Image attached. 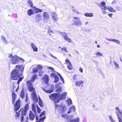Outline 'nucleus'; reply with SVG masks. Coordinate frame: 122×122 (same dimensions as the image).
<instances>
[{"label": "nucleus", "instance_id": "obj_1", "mask_svg": "<svg viewBox=\"0 0 122 122\" xmlns=\"http://www.w3.org/2000/svg\"><path fill=\"white\" fill-rule=\"evenodd\" d=\"M38 74H34L32 76L30 80H29L26 81L27 87L28 90L30 92H33L31 95L32 97L33 100L35 102H37L38 101L37 96L35 92V90L34 87L32 82H33L37 78Z\"/></svg>", "mask_w": 122, "mask_h": 122}, {"label": "nucleus", "instance_id": "obj_2", "mask_svg": "<svg viewBox=\"0 0 122 122\" xmlns=\"http://www.w3.org/2000/svg\"><path fill=\"white\" fill-rule=\"evenodd\" d=\"M11 72V78L13 80H17L19 76H22L24 71V66L21 65H17Z\"/></svg>", "mask_w": 122, "mask_h": 122}, {"label": "nucleus", "instance_id": "obj_3", "mask_svg": "<svg viewBox=\"0 0 122 122\" xmlns=\"http://www.w3.org/2000/svg\"><path fill=\"white\" fill-rule=\"evenodd\" d=\"M9 59H10V62L12 64H15L18 63V61L22 60L23 62H24V60L22 58L18 57L17 55H15L13 56L11 54H9L8 56Z\"/></svg>", "mask_w": 122, "mask_h": 122}, {"label": "nucleus", "instance_id": "obj_4", "mask_svg": "<svg viewBox=\"0 0 122 122\" xmlns=\"http://www.w3.org/2000/svg\"><path fill=\"white\" fill-rule=\"evenodd\" d=\"M29 105L28 104H26L24 107V109H23L21 112V122H30L29 121V119L28 116L26 117V119H24V116L26 114L27 111L29 108Z\"/></svg>", "mask_w": 122, "mask_h": 122}, {"label": "nucleus", "instance_id": "obj_5", "mask_svg": "<svg viewBox=\"0 0 122 122\" xmlns=\"http://www.w3.org/2000/svg\"><path fill=\"white\" fill-rule=\"evenodd\" d=\"M14 105L15 107L14 110L16 111L15 112V118L17 119L20 117V111L21 110L20 109L18 112H16L20 109V102L19 99H18L16 101Z\"/></svg>", "mask_w": 122, "mask_h": 122}, {"label": "nucleus", "instance_id": "obj_6", "mask_svg": "<svg viewBox=\"0 0 122 122\" xmlns=\"http://www.w3.org/2000/svg\"><path fill=\"white\" fill-rule=\"evenodd\" d=\"M59 94L57 93H54L51 94L49 96L50 98L54 101L55 104L57 103L60 102L59 99H57Z\"/></svg>", "mask_w": 122, "mask_h": 122}, {"label": "nucleus", "instance_id": "obj_7", "mask_svg": "<svg viewBox=\"0 0 122 122\" xmlns=\"http://www.w3.org/2000/svg\"><path fill=\"white\" fill-rule=\"evenodd\" d=\"M72 21L74 23L73 24L77 26H80L82 25L81 19L79 18L74 17L73 18Z\"/></svg>", "mask_w": 122, "mask_h": 122}, {"label": "nucleus", "instance_id": "obj_8", "mask_svg": "<svg viewBox=\"0 0 122 122\" xmlns=\"http://www.w3.org/2000/svg\"><path fill=\"white\" fill-rule=\"evenodd\" d=\"M48 86L47 85L46 86H45L44 88L42 87V88L43 90L46 93H50L53 91L54 87L53 86H51L49 90H46V89H47L48 88Z\"/></svg>", "mask_w": 122, "mask_h": 122}, {"label": "nucleus", "instance_id": "obj_9", "mask_svg": "<svg viewBox=\"0 0 122 122\" xmlns=\"http://www.w3.org/2000/svg\"><path fill=\"white\" fill-rule=\"evenodd\" d=\"M42 68V66L41 65L39 64L36 67H34L33 69L32 73H37L39 70H41Z\"/></svg>", "mask_w": 122, "mask_h": 122}, {"label": "nucleus", "instance_id": "obj_10", "mask_svg": "<svg viewBox=\"0 0 122 122\" xmlns=\"http://www.w3.org/2000/svg\"><path fill=\"white\" fill-rule=\"evenodd\" d=\"M41 79L43 82L47 84L49 82V76L45 74L44 75L43 77L41 78Z\"/></svg>", "mask_w": 122, "mask_h": 122}, {"label": "nucleus", "instance_id": "obj_11", "mask_svg": "<svg viewBox=\"0 0 122 122\" xmlns=\"http://www.w3.org/2000/svg\"><path fill=\"white\" fill-rule=\"evenodd\" d=\"M66 109V107L62 105H61L60 108L58 109V110L59 113L61 114L65 112Z\"/></svg>", "mask_w": 122, "mask_h": 122}, {"label": "nucleus", "instance_id": "obj_12", "mask_svg": "<svg viewBox=\"0 0 122 122\" xmlns=\"http://www.w3.org/2000/svg\"><path fill=\"white\" fill-rule=\"evenodd\" d=\"M62 36L64 39L68 42L70 43L71 42V39L68 37V35L66 33L64 32L62 35Z\"/></svg>", "mask_w": 122, "mask_h": 122}, {"label": "nucleus", "instance_id": "obj_13", "mask_svg": "<svg viewBox=\"0 0 122 122\" xmlns=\"http://www.w3.org/2000/svg\"><path fill=\"white\" fill-rule=\"evenodd\" d=\"M100 7L102 10H106L107 9V7L106 5V3L104 1H102L101 2Z\"/></svg>", "mask_w": 122, "mask_h": 122}, {"label": "nucleus", "instance_id": "obj_14", "mask_svg": "<svg viewBox=\"0 0 122 122\" xmlns=\"http://www.w3.org/2000/svg\"><path fill=\"white\" fill-rule=\"evenodd\" d=\"M50 76L51 77H54L55 80L54 82V83H56L58 81L59 79V78L57 76L55 73H52L50 74Z\"/></svg>", "mask_w": 122, "mask_h": 122}, {"label": "nucleus", "instance_id": "obj_15", "mask_svg": "<svg viewBox=\"0 0 122 122\" xmlns=\"http://www.w3.org/2000/svg\"><path fill=\"white\" fill-rule=\"evenodd\" d=\"M120 110H119V111H117V116L118 117L119 122H122V119H121L122 118V112H120Z\"/></svg>", "mask_w": 122, "mask_h": 122}, {"label": "nucleus", "instance_id": "obj_16", "mask_svg": "<svg viewBox=\"0 0 122 122\" xmlns=\"http://www.w3.org/2000/svg\"><path fill=\"white\" fill-rule=\"evenodd\" d=\"M29 118L30 120L31 121H32L34 119L35 117V115L31 111H30L29 114Z\"/></svg>", "mask_w": 122, "mask_h": 122}, {"label": "nucleus", "instance_id": "obj_17", "mask_svg": "<svg viewBox=\"0 0 122 122\" xmlns=\"http://www.w3.org/2000/svg\"><path fill=\"white\" fill-rule=\"evenodd\" d=\"M45 116H44L43 117H40L39 119L38 116H36V121L35 122H43L44 121Z\"/></svg>", "mask_w": 122, "mask_h": 122}, {"label": "nucleus", "instance_id": "obj_18", "mask_svg": "<svg viewBox=\"0 0 122 122\" xmlns=\"http://www.w3.org/2000/svg\"><path fill=\"white\" fill-rule=\"evenodd\" d=\"M84 81L83 80H78L76 81L75 82V85L76 86H78L79 87L81 86V85L84 84Z\"/></svg>", "mask_w": 122, "mask_h": 122}, {"label": "nucleus", "instance_id": "obj_19", "mask_svg": "<svg viewBox=\"0 0 122 122\" xmlns=\"http://www.w3.org/2000/svg\"><path fill=\"white\" fill-rule=\"evenodd\" d=\"M43 18L45 20H47L49 18V15L47 12H44L43 14Z\"/></svg>", "mask_w": 122, "mask_h": 122}, {"label": "nucleus", "instance_id": "obj_20", "mask_svg": "<svg viewBox=\"0 0 122 122\" xmlns=\"http://www.w3.org/2000/svg\"><path fill=\"white\" fill-rule=\"evenodd\" d=\"M12 102L14 103L16 100V98L17 97V95L15 94V92H14L12 93Z\"/></svg>", "mask_w": 122, "mask_h": 122}, {"label": "nucleus", "instance_id": "obj_21", "mask_svg": "<svg viewBox=\"0 0 122 122\" xmlns=\"http://www.w3.org/2000/svg\"><path fill=\"white\" fill-rule=\"evenodd\" d=\"M67 94V93L66 92L62 93L60 96L59 100H60L65 99Z\"/></svg>", "mask_w": 122, "mask_h": 122}, {"label": "nucleus", "instance_id": "obj_22", "mask_svg": "<svg viewBox=\"0 0 122 122\" xmlns=\"http://www.w3.org/2000/svg\"><path fill=\"white\" fill-rule=\"evenodd\" d=\"M31 47L33 49V51L35 52H37L38 48L36 47L35 45L33 43H31Z\"/></svg>", "mask_w": 122, "mask_h": 122}, {"label": "nucleus", "instance_id": "obj_23", "mask_svg": "<svg viewBox=\"0 0 122 122\" xmlns=\"http://www.w3.org/2000/svg\"><path fill=\"white\" fill-rule=\"evenodd\" d=\"M52 19L55 21L58 20V18L57 17L56 14L55 12H54L52 14Z\"/></svg>", "mask_w": 122, "mask_h": 122}, {"label": "nucleus", "instance_id": "obj_24", "mask_svg": "<svg viewBox=\"0 0 122 122\" xmlns=\"http://www.w3.org/2000/svg\"><path fill=\"white\" fill-rule=\"evenodd\" d=\"M42 19V16L40 14H38L36 15V20L37 22H39Z\"/></svg>", "mask_w": 122, "mask_h": 122}, {"label": "nucleus", "instance_id": "obj_25", "mask_svg": "<svg viewBox=\"0 0 122 122\" xmlns=\"http://www.w3.org/2000/svg\"><path fill=\"white\" fill-rule=\"evenodd\" d=\"M69 120V122L68 121L67 122H79V121L80 120L79 118L77 117L72 120L70 119Z\"/></svg>", "mask_w": 122, "mask_h": 122}, {"label": "nucleus", "instance_id": "obj_26", "mask_svg": "<svg viewBox=\"0 0 122 122\" xmlns=\"http://www.w3.org/2000/svg\"><path fill=\"white\" fill-rule=\"evenodd\" d=\"M27 13L28 15L30 16L33 14V11L32 9H29L27 11Z\"/></svg>", "mask_w": 122, "mask_h": 122}, {"label": "nucleus", "instance_id": "obj_27", "mask_svg": "<svg viewBox=\"0 0 122 122\" xmlns=\"http://www.w3.org/2000/svg\"><path fill=\"white\" fill-rule=\"evenodd\" d=\"M84 15L86 17H92L93 16V14L92 13H86L84 14Z\"/></svg>", "mask_w": 122, "mask_h": 122}, {"label": "nucleus", "instance_id": "obj_28", "mask_svg": "<svg viewBox=\"0 0 122 122\" xmlns=\"http://www.w3.org/2000/svg\"><path fill=\"white\" fill-rule=\"evenodd\" d=\"M107 9L110 12H116V10L115 9H114L112 7H110L107 8Z\"/></svg>", "mask_w": 122, "mask_h": 122}, {"label": "nucleus", "instance_id": "obj_29", "mask_svg": "<svg viewBox=\"0 0 122 122\" xmlns=\"http://www.w3.org/2000/svg\"><path fill=\"white\" fill-rule=\"evenodd\" d=\"M25 94L24 91L23 90H22L20 94V96L22 99H23L24 98L25 96Z\"/></svg>", "mask_w": 122, "mask_h": 122}, {"label": "nucleus", "instance_id": "obj_30", "mask_svg": "<svg viewBox=\"0 0 122 122\" xmlns=\"http://www.w3.org/2000/svg\"><path fill=\"white\" fill-rule=\"evenodd\" d=\"M38 104L41 107H43V102L41 99L39 100Z\"/></svg>", "mask_w": 122, "mask_h": 122}, {"label": "nucleus", "instance_id": "obj_31", "mask_svg": "<svg viewBox=\"0 0 122 122\" xmlns=\"http://www.w3.org/2000/svg\"><path fill=\"white\" fill-rule=\"evenodd\" d=\"M67 67L68 69L70 70H72L73 68V67L72 66L71 63L67 65Z\"/></svg>", "mask_w": 122, "mask_h": 122}, {"label": "nucleus", "instance_id": "obj_32", "mask_svg": "<svg viewBox=\"0 0 122 122\" xmlns=\"http://www.w3.org/2000/svg\"><path fill=\"white\" fill-rule=\"evenodd\" d=\"M56 73L59 76L60 78V79L62 81V82L63 83H64V79L62 77V76H61V75L60 74H59L58 73V72H56Z\"/></svg>", "mask_w": 122, "mask_h": 122}, {"label": "nucleus", "instance_id": "obj_33", "mask_svg": "<svg viewBox=\"0 0 122 122\" xmlns=\"http://www.w3.org/2000/svg\"><path fill=\"white\" fill-rule=\"evenodd\" d=\"M28 2L31 7H32L33 6L32 2L31 0H28Z\"/></svg>", "mask_w": 122, "mask_h": 122}, {"label": "nucleus", "instance_id": "obj_34", "mask_svg": "<svg viewBox=\"0 0 122 122\" xmlns=\"http://www.w3.org/2000/svg\"><path fill=\"white\" fill-rule=\"evenodd\" d=\"M32 109L33 111L34 112H36V108L35 107V105L33 104L32 105Z\"/></svg>", "mask_w": 122, "mask_h": 122}, {"label": "nucleus", "instance_id": "obj_35", "mask_svg": "<svg viewBox=\"0 0 122 122\" xmlns=\"http://www.w3.org/2000/svg\"><path fill=\"white\" fill-rule=\"evenodd\" d=\"M35 12L36 13L39 12H41L42 11V10L36 8L35 9Z\"/></svg>", "mask_w": 122, "mask_h": 122}, {"label": "nucleus", "instance_id": "obj_36", "mask_svg": "<svg viewBox=\"0 0 122 122\" xmlns=\"http://www.w3.org/2000/svg\"><path fill=\"white\" fill-rule=\"evenodd\" d=\"M47 32L49 34L50 36H51V33L52 34L53 33V32L51 30L49 29H48Z\"/></svg>", "mask_w": 122, "mask_h": 122}, {"label": "nucleus", "instance_id": "obj_37", "mask_svg": "<svg viewBox=\"0 0 122 122\" xmlns=\"http://www.w3.org/2000/svg\"><path fill=\"white\" fill-rule=\"evenodd\" d=\"M36 107H37V112L38 113H40L41 112V110L37 105H36Z\"/></svg>", "mask_w": 122, "mask_h": 122}, {"label": "nucleus", "instance_id": "obj_38", "mask_svg": "<svg viewBox=\"0 0 122 122\" xmlns=\"http://www.w3.org/2000/svg\"><path fill=\"white\" fill-rule=\"evenodd\" d=\"M65 62L66 64L67 65L71 64V63L70 61L68 59H66L65 61Z\"/></svg>", "mask_w": 122, "mask_h": 122}, {"label": "nucleus", "instance_id": "obj_39", "mask_svg": "<svg viewBox=\"0 0 122 122\" xmlns=\"http://www.w3.org/2000/svg\"><path fill=\"white\" fill-rule=\"evenodd\" d=\"M45 112L43 111L39 115V117H42V116H44L45 114Z\"/></svg>", "mask_w": 122, "mask_h": 122}, {"label": "nucleus", "instance_id": "obj_40", "mask_svg": "<svg viewBox=\"0 0 122 122\" xmlns=\"http://www.w3.org/2000/svg\"><path fill=\"white\" fill-rule=\"evenodd\" d=\"M96 56H102V54L101 52L98 51L96 53Z\"/></svg>", "mask_w": 122, "mask_h": 122}, {"label": "nucleus", "instance_id": "obj_41", "mask_svg": "<svg viewBox=\"0 0 122 122\" xmlns=\"http://www.w3.org/2000/svg\"><path fill=\"white\" fill-rule=\"evenodd\" d=\"M1 39L2 41H3L4 42H6V44H7L8 43L7 41L6 40L4 36H2L1 37Z\"/></svg>", "mask_w": 122, "mask_h": 122}, {"label": "nucleus", "instance_id": "obj_42", "mask_svg": "<svg viewBox=\"0 0 122 122\" xmlns=\"http://www.w3.org/2000/svg\"><path fill=\"white\" fill-rule=\"evenodd\" d=\"M60 105H58L57 104H55V109H56L58 108V109L59 108H60Z\"/></svg>", "mask_w": 122, "mask_h": 122}, {"label": "nucleus", "instance_id": "obj_43", "mask_svg": "<svg viewBox=\"0 0 122 122\" xmlns=\"http://www.w3.org/2000/svg\"><path fill=\"white\" fill-rule=\"evenodd\" d=\"M113 41V42L117 43L118 44H119L120 43V42L118 40L114 39Z\"/></svg>", "mask_w": 122, "mask_h": 122}, {"label": "nucleus", "instance_id": "obj_44", "mask_svg": "<svg viewBox=\"0 0 122 122\" xmlns=\"http://www.w3.org/2000/svg\"><path fill=\"white\" fill-rule=\"evenodd\" d=\"M113 63L116 67H118L119 65L115 61H114Z\"/></svg>", "mask_w": 122, "mask_h": 122}, {"label": "nucleus", "instance_id": "obj_45", "mask_svg": "<svg viewBox=\"0 0 122 122\" xmlns=\"http://www.w3.org/2000/svg\"><path fill=\"white\" fill-rule=\"evenodd\" d=\"M62 90V89L61 87H60V88H58L57 89L56 91V92H61Z\"/></svg>", "mask_w": 122, "mask_h": 122}, {"label": "nucleus", "instance_id": "obj_46", "mask_svg": "<svg viewBox=\"0 0 122 122\" xmlns=\"http://www.w3.org/2000/svg\"><path fill=\"white\" fill-rule=\"evenodd\" d=\"M67 102L68 104L69 105H70L72 103V101L71 99H68L67 100Z\"/></svg>", "mask_w": 122, "mask_h": 122}, {"label": "nucleus", "instance_id": "obj_47", "mask_svg": "<svg viewBox=\"0 0 122 122\" xmlns=\"http://www.w3.org/2000/svg\"><path fill=\"white\" fill-rule=\"evenodd\" d=\"M48 68L51 70V72L53 71H54V69L51 67H48Z\"/></svg>", "mask_w": 122, "mask_h": 122}, {"label": "nucleus", "instance_id": "obj_48", "mask_svg": "<svg viewBox=\"0 0 122 122\" xmlns=\"http://www.w3.org/2000/svg\"><path fill=\"white\" fill-rule=\"evenodd\" d=\"M61 50L63 51H65L66 52H67L68 51L66 50V47H63L61 48Z\"/></svg>", "mask_w": 122, "mask_h": 122}, {"label": "nucleus", "instance_id": "obj_49", "mask_svg": "<svg viewBox=\"0 0 122 122\" xmlns=\"http://www.w3.org/2000/svg\"><path fill=\"white\" fill-rule=\"evenodd\" d=\"M23 78L24 76L20 77H19V79L18 80L20 82L22 81V80H23Z\"/></svg>", "mask_w": 122, "mask_h": 122}, {"label": "nucleus", "instance_id": "obj_50", "mask_svg": "<svg viewBox=\"0 0 122 122\" xmlns=\"http://www.w3.org/2000/svg\"><path fill=\"white\" fill-rule=\"evenodd\" d=\"M70 110H73V111H75V108L74 107H72L69 109Z\"/></svg>", "mask_w": 122, "mask_h": 122}, {"label": "nucleus", "instance_id": "obj_51", "mask_svg": "<svg viewBox=\"0 0 122 122\" xmlns=\"http://www.w3.org/2000/svg\"><path fill=\"white\" fill-rule=\"evenodd\" d=\"M62 117H64L65 118H66L67 117V115L65 114H63L62 115Z\"/></svg>", "mask_w": 122, "mask_h": 122}, {"label": "nucleus", "instance_id": "obj_52", "mask_svg": "<svg viewBox=\"0 0 122 122\" xmlns=\"http://www.w3.org/2000/svg\"><path fill=\"white\" fill-rule=\"evenodd\" d=\"M50 55L51 57H52V58H54L55 59H57V58L55 57V56H54L52 54H50Z\"/></svg>", "mask_w": 122, "mask_h": 122}, {"label": "nucleus", "instance_id": "obj_53", "mask_svg": "<svg viewBox=\"0 0 122 122\" xmlns=\"http://www.w3.org/2000/svg\"><path fill=\"white\" fill-rule=\"evenodd\" d=\"M79 71L81 72H82L83 71L82 69L81 68H80L79 69Z\"/></svg>", "mask_w": 122, "mask_h": 122}, {"label": "nucleus", "instance_id": "obj_54", "mask_svg": "<svg viewBox=\"0 0 122 122\" xmlns=\"http://www.w3.org/2000/svg\"><path fill=\"white\" fill-rule=\"evenodd\" d=\"M107 40L108 41H113L114 39H107Z\"/></svg>", "mask_w": 122, "mask_h": 122}, {"label": "nucleus", "instance_id": "obj_55", "mask_svg": "<svg viewBox=\"0 0 122 122\" xmlns=\"http://www.w3.org/2000/svg\"><path fill=\"white\" fill-rule=\"evenodd\" d=\"M112 14H108V15L110 17H111L112 15Z\"/></svg>", "mask_w": 122, "mask_h": 122}, {"label": "nucleus", "instance_id": "obj_56", "mask_svg": "<svg viewBox=\"0 0 122 122\" xmlns=\"http://www.w3.org/2000/svg\"><path fill=\"white\" fill-rule=\"evenodd\" d=\"M76 75H74V76L73 77V80H75L76 79Z\"/></svg>", "mask_w": 122, "mask_h": 122}, {"label": "nucleus", "instance_id": "obj_57", "mask_svg": "<svg viewBox=\"0 0 122 122\" xmlns=\"http://www.w3.org/2000/svg\"><path fill=\"white\" fill-rule=\"evenodd\" d=\"M102 13L104 15H105V14H106L107 13L105 11H102Z\"/></svg>", "mask_w": 122, "mask_h": 122}, {"label": "nucleus", "instance_id": "obj_58", "mask_svg": "<svg viewBox=\"0 0 122 122\" xmlns=\"http://www.w3.org/2000/svg\"><path fill=\"white\" fill-rule=\"evenodd\" d=\"M19 86H18L17 88L15 90L16 92L17 91L19 90Z\"/></svg>", "mask_w": 122, "mask_h": 122}, {"label": "nucleus", "instance_id": "obj_59", "mask_svg": "<svg viewBox=\"0 0 122 122\" xmlns=\"http://www.w3.org/2000/svg\"><path fill=\"white\" fill-rule=\"evenodd\" d=\"M76 13L78 14H80V12L77 11H76Z\"/></svg>", "mask_w": 122, "mask_h": 122}, {"label": "nucleus", "instance_id": "obj_60", "mask_svg": "<svg viewBox=\"0 0 122 122\" xmlns=\"http://www.w3.org/2000/svg\"><path fill=\"white\" fill-rule=\"evenodd\" d=\"M20 81H19L18 80L17 82V83L19 85V84L20 83Z\"/></svg>", "mask_w": 122, "mask_h": 122}, {"label": "nucleus", "instance_id": "obj_61", "mask_svg": "<svg viewBox=\"0 0 122 122\" xmlns=\"http://www.w3.org/2000/svg\"><path fill=\"white\" fill-rule=\"evenodd\" d=\"M116 110H118V111H119V108L118 107H116Z\"/></svg>", "mask_w": 122, "mask_h": 122}, {"label": "nucleus", "instance_id": "obj_62", "mask_svg": "<svg viewBox=\"0 0 122 122\" xmlns=\"http://www.w3.org/2000/svg\"><path fill=\"white\" fill-rule=\"evenodd\" d=\"M97 47L98 48H99L100 47V46L99 45H98L97 46Z\"/></svg>", "mask_w": 122, "mask_h": 122}, {"label": "nucleus", "instance_id": "obj_63", "mask_svg": "<svg viewBox=\"0 0 122 122\" xmlns=\"http://www.w3.org/2000/svg\"><path fill=\"white\" fill-rule=\"evenodd\" d=\"M70 112H71L70 111H68L67 112V113L69 114L70 113Z\"/></svg>", "mask_w": 122, "mask_h": 122}, {"label": "nucleus", "instance_id": "obj_64", "mask_svg": "<svg viewBox=\"0 0 122 122\" xmlns=\"http://www.w3.org/2000/svg\"><path fill=\"white\" fill-rule=\"evenodd\" d=\"M112 118H111V120L112 122H114L113 121H112Z\"/></svg>", "mask_w": 122, "mask_h": 122}]
</instances>
